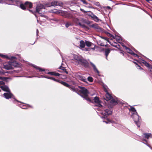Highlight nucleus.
<instances>
[{
    "instance_id": "obj_11",
    "label": "nucleus",
    "mask_w": 152,
    "mask_h": 152,
    "mask_svg": "<svg viewBox=\"0 0 152 152\" xmlns=\"http://www.w3.org/2000/svg\"><path fill=\"white\" fill-rule=\"evenodd\" d=\"M94 102L96 103V104H97L96 106L99 107L98 109H100L102 107V105L100 104V101L99 99L97 96H96L94 99Z\"/></svg>"
},
{
    "instance_id": "obj_39",
    "label": "nucleus",
    "mask_w": 152,
    "mask_h": 152,
    "mask_svg": "<svg viewBox=\"0 0 152 152\" xmlns=\"http://www.w3.org/2000/svg\"><path fill=\"white\" fill-rule=\"evenodd\" d=\"M71 23H70L67 22L65 24V26L66 28L70 26L71 25Z\"/></svg>"
},
{
    "instance_id": "obj_13",
    "label": "nucleus",
    "mask_w": 152,
    "mask_h": 152,
    "mask_svg": "<svg viewBox=\"0 0 152 152\" xmlns=\"http://www.w3.org/2000/svg\"><path fill=\"white\" fill-rule=\"evenodd\" d=\"M82 58L78 56L77 55H75L74 56V58L75 61V64L76 65H78V63L80 60Z\"/></svg>"
},
{
    "instance_id": "obj_30",
    "label": "nucleus",
    "mask_w": 152,
    "mask_h": 152,
    "mask_svg": "<svg viewBox=\"0 0 152 152\" xmlns=\"http://www.w3.org/2000/svg\"><path fill=\"white\" fill-rule=\"evenodd\" d=\"M85 42L83 40H81L80 42V47L81 48H84L85 46Z\"/></svg>"
},
{
    "instance_id": "obj_34",
    "label": "nucleus",
    "mask_w": 152,
    "mask_h": 152,
    "mask_svg": "<svg viewBox=\"0 0 152 152\" xmlns=\"http://www.w3.org/2000/svg\"><path fill=\"white\" fill-rule=\"evenodd\" d=\"M92 3L94 4L95 5H96L98 7H100L101 6L100 4L98 2H95L94 1L92 2Z\"/></svg>"
},
{
    "instance_id": "obj_10",
    "label": "nucleus",
    "mask_w": 152,
    "mask_h": 152,
    "mask_svg": "<svg viewBox=\"0 0 152 152\" xmlns=\"http://www.w3.org/2000/svg\"><path fill=\"white\" fill-rule=\"evenodd\" d=\"M80 64L86 68H88L89 67V63L87 61L82 58L80 60L78 63V64Z\"/></svg>"
},
{
    "instance_id": "obj_31",
    "label": "nucleus",
    "mask_w": 152,
    "mask_h": 152,
    "mask_svg": "<svg viewBox=\"0 0 152 152\" xmlns=\"http://www.w3.org/2000/svg\"><path fill=\"white\" fill-rule=\"evenodd\" d=\"M85 43L87 47H90L92 43L90 42L85 41Z\"/></svg>"
},
{
    "instance_id": "obj_21",
    "label": "nucleus",
    "mask_w": 152,
    "mask_h": 152,
    "mask_svg": "<svg viewBox=\"0 0 152 152\" xmlns=\"http://www.w3.org/2000/svg\"><path fill=\"white\" fill-rule=\"evenodd\" d=\"M90 63L91 64V65L92 66L94 72H95L96 73L99 75V72L98 70V69H97L95 65L92 62H90Z\"/></svg>"
},
{
    "instance_id": "obj_35",
    "label": "nucleus",
    "mask_w": 152,
    "mask_h": 152,
    "mask_svg": "<svg viewBox=\"0 0 152 152\" xmlns=\"http://www.w3.org/2000/svg\"><path fill=\"white\" fill-rule=\"evenodd\" d=\"M103 122H105L106 124H108L110 123H115V122L113 121H110L108 119H107V121H103Z\"/></svg>"
},
{
    "instance_id": "obj_55",
    "label": "nucleus",
    "mask_w": 152,
    "mask_h": 152,
    "mask_svg": "<svg viewBox=\"0 0 152 152\" xmlns=\"http://www.w3.org/2000/svg\"><path fill=\"white\" fill-rule=\"evenodd\" d=\"M100 45V46H105L104 45H103V44H102V43Z\"/></svg>"
},
{
    "instance_id": "obj_38",
    "label": "nucleus",
    "mask_w": 152,
    "mask_h": 152,
    "mask_svg": "<svg viewBox=\"0 0 152 152\" xmlns=\"http://www.w3.org/2000/svg\"><path fill=\"white\" fill-rule=\"evenodd\" d=\"M51 20L53 21H55L56 22H58L60 21L58 19H57L56 18H52L51 19Z\"/></svg>"
},
{
    "instance_id": "obj_1",
    "label": "nucleus",
    "mask_w": 152,
    "mask_h": 152,
    "mask_svg": "<svg viewBox=\"0 0 152 152\" xmlns=\"http://www.w3.org/2000/svg\"><path fill=\"white\" fill-rule=\"evenodd\" d=\"M73 20L75 23V26H79L84 28H87V27L84 25L85 24L88 25L91 23L90 21L83 18H74L73 19Z\"/></svg>"
},
{
    "instance_id": "obj_62",
    "label": "nucleus",
    "mask_w": 152,
    "mask_h": 152,
    "mask_svg": "<svg viewBox=\"0 0 152 152\" xmlns=\"http://www.w3.org/2000/svg\"><path fill=\"white\" fill-rule=\"evenodd\" d=\"M35 42L34 43H33V44H32L33 45V44H34V43H35Z\"/></svg>"
},
{
    "instance_id": "obj_29",
    "label": "nucleus",
    "mask_w": 152,
    "mask_h": 152,
    "mask_svg": "<svg viewBox=\"0 0 152 152\" xmlns=\"http://www.w3.org/2000/svg\"><path fill=\"white\" fill-rule=\"evenodd\" d=\"M110 50L109 48H107L105 50V55L106 56V59H107V56L110 53Z\"/></svg>"
},
{
    "instance_id": "obj_36",
    "label": "nucleus",
    "mask_w": 152,
    "mask_h": 152,
    "mask_svg": "<svg viewBox=\"0 0 152 152\" xmlns=\"http://www.w3.org/2000/svg\"><path fill=\"white\" fill-rule=\"evenodd\" d=\"M142 140L145 141L146 142V143H145L144 142H143V143H144L147 146H148V147H149L151 149H152L151 147L149 145V144H148V143H147V141L146 140H145V139H143V140Z\"/></svg>"
},
{
    "instance_id": "obj_61",
    "label": "nucleus",
    "mask_w": 152,
    "mask_h": 152,
    "mask_svg": "<svg viewBox=\"0 0 152 152\" xmlns=\"http://www.w3.org/2000/svg\"><path fill=\"white\" fill-rule=\"evenodd\" d=\"M44 76H43V75H41L40 77H44Z\"/></svg>"
},
{
    "instance_id": "obj_49",
    "label": "nucleus",
    "mask_w": 152,
    "mask_h": 152,
    "mask_svg": "<svg viewBox=\"0 0 152 152\" xmlns=\"http://www.w3.org/2000/svg\"><path fill=\"white\" fill-rule=\"evenodd\" d=\"M132 49L135 52L137 53H139V52L138 51H137L134 48H132Z\"/></svg>"
},
{
    "instance_id": "obj_57",
    "label": "nucleus",
    "mask_w": 152,
    "mask_h": 152,
    "mask_svg": "<svg viewBox=\"0 0 152 152\" xmlns=\"http://www.w3.org/2000/svg\"><path fill=\"white\" fill-rule=\"evenodd\" d=\"M107 7L108 9H110V7H109V6H108V7Z\"/></svg>"
},
{
    "instance_id": "obj_56",
    "label": "nucleus",
    "mask_w": 152,
    "mask_h": 152,
    "mask_svg": "<svg viewBox=\"0 0 152 152\" xmlns=\"http://www.w3.org/2000/svg\"><path fill=\"white\" fill-rule=\"evenodd\" d=\"M38 30L37 29V35L38 34Z\"/></svg>"
},
{
    "instance_id": "obj_14",
    "label": "nucleus",
    "mask_w": 152,
    "mask_h": 152,
    "mask_svg": "<svg viewBox=\"0 0 152 152\" xmlns=\"http://www.w3.org/2000/svg\"><path fill=\"white\" fill-rule=\"evenodd\" d=\"M51 5L52 6H62L63 3L61 2H58L56 1H53L51 2Z\"/></svg>"
},
{
    "instance_id": "obj_41",
    "label": "nucleus",
    "mask_w": 152,
    "mask_h": 152,
    "mask_svg": "<svg viewBox=\"0 0 152 152\" xmlns=\"http://www.w3.org/2000/svg\"><path fill=\"white\" fill-rule=\"evenodd\" d=\"M100 37L102 39H103L106 41H107L108 42V40H109V39L108 38H107V37H102V36H101Z\"/></svg>"
},
{
    "instance_id": "obj_58",
    "label": "nucleus",
    "mask_w": 152,
    "mask_h": 152,
    "mask_svg": "<svg viewBox=\"0 0 152 152\" xmlns=\"http://www.w3.org/2000/svg\"><path fill=\"white\" fill-rule=\"evenodd\" d=\"M0 79H2V77L0 76Z\"/></svg>"
},
{
    "instance_id": "obj_2",
    "label": "nucleus",
    "mask_w": 152,
    "mask_h": 152,
    "mask_svg": "<svg viewBox=\"0 0 152 152\" xmlns=\"http://www.w3.org/2000/svg\"><path fill=\"white\" fill-rule=\"evenodd\" d=\"M13 1H14L13 3L11 2V3L13 4V5L18 6V4H20V8L24 10H27L26 7H28L29 8H31L32 7V4L28 1L26 2L25 4H23L21 3V2L20 1L18 0H13Z\"/></svg>"
},
{
    "instance_id": "obj_28",
    "label": "nucleus",
    "mask_w": 152,
    "mask_h": 152,
    "mask_svg": "<svg viewBox=\"0 0 152 152\" xmlns=\"http://www.w3.org/2000/svg\"><path fill=\"white\" fill-rule=\"evenodd\" d=\"M80 96H81V97H82L83 98H84L88 102H92L91 99L89 98L88 97V95L86 96H83V95L80 94Z\"/></svg>"
},
{
    "instance_id": "obj_17",
    "label": "nucleus",
    "mask_w": 152,
    "mask_h": 152,
    "mask_svg": "<svg viewBox=\"0 0 152 152\" xmlns=\"http://www.w3.org/2000/svg\"><path fill=\"white\" fill-rule=\"evenodd\" d=\"M137 61L140 63H143L145 64V66L148 68L151 65H150L145 60L142 59H139Z\"/></svg>"
},
{
    "instance_id": "obj_9",
    "label": "nucleus",
    "mask_w": 152,
    "mask_h": 152,
    "mask_svg": "<svg viewBox=\"0 0 152 152\" xmlns=\"http://www.w3.org/2000/svg\"><path fill=\"white\" fill-rule=\"evenodd\" d=\"M13 66H14V63L9 61L7 63H4V68L7 70L13 68Z\"/></svg>"
},
{
    "instance_id": "obj_27",
    "label": "nucleus",
    "mask_w": 152,
    "mask_h": 152,
    "mask_svg": "<svg viewBox=\"0 0 152 152\" xmlns=\"http://www.w3.org/2000/svg\"><path fill=\"white\" fill-rule=\"evenodd\" d=\"M32 65L36 69L39 70L40 72L44 71H45L44 69H42L35 65L32 64Z\"/></svg>"
},
{
    "instance_id": "obj_15",
    "label": "nucleus",
    "mask_w": 152,
    "mask_h": 152,
    "mask_svg": "<svg viewBox=\"0 0 152 152\" xmlns=\"http://www.w3.org/2000/svg\"><path fill=\"white\" fill-rule=\"evenodd\" d=\"M104 111V117H102V118H105V116L110 115L112 113V111L109 109H105Z\"/></svg>"
},
{
    "instance_id": "obj_23",
    "label": "nucleus",
    "mask_w": 152,
    "mask_h": 152,
    "mask_svg": "<svg viewBox=\"0 0 152 152\" xmlns=\"http://www.w3.org/2000/svg\"><path fill=\"white\" fill-rule=\"evenodd\" d=\"M91 18L96 22H98L100 20V19L94 13H92V15L91 16Z\"/></svg>"
},
{
    "instance_id": "obj_44",
    "label": "nucleus",
    "mask_w": 152,
    "mask_h": 152,
    "mask_svg": "<svg viewBox=\"0 0 152 152\" xmlns=\"http://www.w3.org/2000/svg\"><path fill=\"white\" fill-rule=\"evenodd\" d=\"M132 55L134 57H137V58L139 57V56L137 54H135L134 53Z\"/></svg>"
},
{
    "instance_id": "obj_43",
    "label": "nucleus",
    "mask_w": 152,
    "mask_h": 152,
    "mask_svg": "<svg viewBox=\"0 0 152 152\" xmlns=\"http://www.w3.org/2000/svg\"><path fill=\"white\" fill-rule=\"evenodd\" d=\"M80 10L83 12L84 13H86L88 12V11H86L84 9L82 8L80 9Z\"/></svg>"
},
{
    "instance_id": "obj_48",
    "label": "nucleus",
    "mask_w": 152,
    "mask_h": 152,
    "mask_svg": "<svg viewBox=\"0 0 152 152\" xmlns=\"http://www.w3.org/2000/svg\"><path fill=\"white\" fill-rule=\"evenodd\" d=\"M82 2L83 4H88V3L86 2V1L85 0H82Z\"/></svg>"
},
{
    "instance_id": "obj_24",
    "label": "nucleus",
    "mask_w": 152,
    "mask_h": 152,
    "mask_svg": "<svg viewBox=\"0 0 152 152\" xmlns=\"http://www.w3.org/2000/svg\"><path fill=\"white\" fill-rule=\"evenodd\" d=\"M89 27L94 28L95 29H100L101 28L97 24H93L89 25Z\"/></svg>"
},
{
    "instance_id": "obj_7",
    "label": "nucleus",
    "mask_w": 152,
    "mask_h": 152,
    "mask_svg": "<svg viewBox=\"0 0 152 152\" xmlns=\"http://www.w3.org/2000/svg\"><path fill=\"white\" fill-rule=\"evenodd\" d=\"M36 12L39 14H42L45 11L44 6L42 4H38L36 7Z\"/></svg>"
},
{
    "instance_id": "obj_45",
    "label": "nucleus",
    "mask_w": 152,
    "mask_h": 152,
    "mask_svg": "<svg viewBox=\"0 0 152 152\" xmlns=\"http://www.w3.org/2000/svg\"><path fill=\"white\" fill-rule=\"evenodd\" d=\"M150 72H152V66L151 65L148 68Z\"/></svg>"
},
{
    "instance_id": "obj_63",
    "label": "nucleus",
    "mask_w": 152,
    "mask_h": 152,
    "mask_svg": "<svg viewBox=\"0 0 152 152\" xmlns=\"http://www.w3.org/2000/svg\"><path fill=\"white\" fill-rule=\"evenodd\" d=\"M1 91V89H0V92Z\"/></svg>"
},
{
    "instance_id": "obj_51",
    "label": "nucleus",
    "mask_w": 152,
    "mask_h": 152,
    "mask_svg": "<svg viewBox=\"0 0 152 152\" xmlns=\"http://www.w3.org/2000/svg\"><path fill=\"white\" fill-rule=\"evenodd\" d=\"M44 77L49 79V77L44 76V77Z\"/></svg>"
},
{
    "instance_id": "obj_4",
    "label": "nucleus",
    "mask_w": 152,
    "mask_h": 152,
    "mask_svg": "<svg viewBox=\"0 0 152 152\" xmlns=\"http://www.w3.org/2000/svg\"><path fill=\"white\" fill-rule=\"evenodd\" d=\"M49 79L58 82V83H60L64 86L68 88H70L71 90H72L73 91H75L76 92L77 91V90L75 89L74 87H70V85L68 84L67 83H66L62 81H60V80H57L55 79V78H53L52 77H49Z\"/></svg>"
},
{
    "instance_id": "obj_19",
    "label": "nucleus",
    "mask_w": 152,
    "mask_h": 152,
    "mask_svg": "<svg viewBox=\"0 0 152 152\" xmlns=\"http://www.w3.org/2000/svg\"><path fill=\"white\" fill-rule=\"evenodd\" d=\"M122 45L123 47L125 48L127 53H130V54L132 55H133L134 53L129 48L126 47V46L124 45H123V44H122Z\"/></svg>"
},
{
    "instance_id": "obj_26",
    "label": "nucleus",
    "mask_w": 152,
    "mask_h": 152,
    "mask_svg": "<svg viewBox=\"0 0 152 152\" xmlns=\"http://www.w3.org/2000/svg\"><path fill=\"white\" fill-rule=\"evenodd\" d=\"M110 34L111 35V37H112L114 39H116L117 40H122V38L120 37L116 36V35H115V36H114L113 35H112Z\"/></svg>"
},
{
    "instance_id": "obj_18",
    "label": "nucleus",
    "mask_w": 152,
    "mask_h": 152,
    "mask_svg": "<svg viewBox=\"0 0 152 152\" xmlns=\"http://www.w3.org/2000/svg\"><path fill=\"white\" fill-rule=\"evenodd\" d=\"M0 56L2 58H6L7 59H10L11 60L13 59H16V58L15 56L8 57L7 55H5L1 54H0Z\"/></svg>"
},
{
    "instance_id": "obj_12",
    "label": "nucleus",
    "mask_w": 152,
    "mask_h": 152,
    "mask_svg": "<svg viewBox=\"0 0 152 152\" xmlns=\"http://www.w3.org/2000/svg\"><path fill=\"white\" fill-rule=\"evenodd\" d=\"M13 0H0V3H5L6 4L12 5V3H13Z\"/></svg>"
},
{
    "instance_id": "obj_6",
    "label": "nucleus",
    "mask_w": 152,
    "mask_h": 152,
    "mask_svg": "<svg viewBox=\"0 0 152 152\" xmlns=\"http://www.w3.org/2000/svg\"><path fill=\"white\" fill-rule=\"evenodd\" d=\"M132 117L137 126L139 127L140 126V122L141 121V118L137 113H132Z\"/></svg>"
},
{
    "instance_id": "obj_60",
    "label": "nucleus",
    "mask_w": 152,
    "mask_h": 152,
    "mask_svg": "<svg viewBox=\"0 0 152 152\" xmlns=\"http://www.w3.org/2000/svg\"><path fill=\"white\" fill-rule=\"evenodd\" d=\"M101 113L102 114V115H104V113Z\"/></svg>"
},
{
    "instance_id": "obj_22",
    "label": "nucleus",
    "mask_w": 152,
    "mask_h": 152,
    "mask_svg": "<svg viewBox=\"0 0 152 152\" xmlns=\"http://www.w3.org/2000/svg\"><path fill=\"white\" fill-rule=\"evenodd\" d=\"M77 78L78 79L80 80L85 83H87V79L84 76L79 75L77 77Z\"/></svg>"
},
{
    "instance_id": "obj_52",
    "label": "nucleus",
    "mask_w": 152,
    "mask_h": 152,
    "mask_svg": "<svg viewBox=\"0 0 152 152\" xmlns=\"http://www.w3.org/2000/svg\"><path fill=\"white\" fill-rule=\"evenodd\" d=\"M63 12H64V14H63V15H62V16H64V15H65V14H66V13H67V12H64V11H63Z\"/></svg>"
},
{
    "instance_id": "obj_16",
    "label": "nucleus",
    "mask_w": 152,
    "mask_h": 152,
    "mask_svg": "<svg viewBox=\"0 0 152 152\" xmlns=\"http://www.w3.org/2000/svg\"><path fill=\"white\" fill-rule=\"evenodd\" d=\"M1 88L2 90L6 92H9L10 91L8 87L6 85H4L3 86H1Z\"/></svg>"
},
{
    "instance_id": "obj_20",
    "label": "nucleus",
    "mask_w": 152,
    "mask_h": 152,
    "mask_svg": "<svg viewBox=\"0 0 152 152\" xmlns=\"http://www.w3.org/2000/svg\"><path fill=\"white\" fill-rule=\"evenodd\" d=\"M142 136L145 138L148 139L149 138L152 137V134L151 133H145L143 134Z\"/></svg>"
},
{
    "instance_id": "obj_50",
    "label": "nucleus",
    "mask_w": 152,
    "mask_h": 152,
    "mask_svg": "<svg viewBox=\"0 0 152 152\" xmlns=\"http://www.w3.org/2000/svg\"><path fill=\"white\" fill-rule=\"evenodd\" d=\"M89 8H93V9H97V8H94V7H91V6H90V7H88Z\"/></svg>"
},
{
    "instance_id": "obj_54",
    "label": "nucleus",
    "mask_w": 152,
    "mask_h": 152,
    "mask_svg": "<svg viewBox=\"0 0 152 152\" xmlns=\"http://www.w3.org/2000/svg\"><path fill=\"white\" fill-rule=\"evenodd\" d=\"M29 10V11L30 12L32 13H33V12L32 11V10Z\"/></svg>"
},
{
    "instance_id": "obj_64",
    "label": "nucleus",
    "mask_w": 152,
    "mask_h": 152,
    "mask_svg": "<svg viewBox=\"0 0 152 152\" xmlns=\"http://www.w3.org/2000/svg\"><path fill=\"white\" fill-rule=\"evenodd\" d=\"M1 86H0V88H1Z\"/></svg>"
},
{
    "instance_id": "obj_46",
    "label": "nucleus",
    "mask_w": 152,
    "mask_h": 152,
    "mask_svg": "<svg viewBox=\"0 0 152 152\" xmlns=\"http://www.w3.org/2000/svg\"><path fill=\"white\" fill-rule=\"evenodd\" d=\"M134 62L135 64H137V65H138V67H139V68H138V69H142V68H141V67L140 66L138 65L137 64V63H136V62Z\"/></svg>"
},
{
    "instance_id": "obj_8",
    "label": "nucleus",
    "mask_w": 152,
    "mask_h": 152,
    "mask_svg": "<svg viewBox=\"0 0 152 152\" xmlns=\"http://www.w3.org/2000/svg\"><path fill=\"white\" fill-rule=\"evenodd\" d=\"M4 96L5 98L7 99H8L10 98H13L14 99V96L12 94L11 92L10 91L9 92H7V93H5L4 94ZM14 101H15V103L16 102H19L20 103L21 102H18V100H15L14 99Z\"/></svg>"
},
{
    "instance_id": "obj_53",
    "label": "nucleus",
    "mask_w": 152,
    "mask_h": 152,
    "mask_svg": "<svg viewBox=\"0 0 152 152\" xmlns=\"http://www.w3.org/2000/svg\"><path fill=\"white\" fill-rule=\"evenodd\" d=\"M145 0L146 1L148 2H149V3H151L150 1H152V0Z\"/></svg>"
},
{
    "instance_id": "obj_40",
    "label": "nucleus",
    "mask_w": 152,
    "mask_h": 152,
    "mask_svg": "<svg viewBox=\"0 0 152 152\" xmlns=\"http://www.w3.org/2000/svg\"><path fill=\"white\" fill-rule=\"evenodd\" d=\"M18 105H20V107L22 108V109H27V107L25 105H22V104H18Z\"/></svg>"
},
{
    "instance_id": "obj_37",
    "label": "nucleus",
    "mask_w": 152,
    "mask_h": 152,
    "mask_svg": "<svg viewBox=\"0 0 152 152\" xmlns=\"http://www.w3.org/2000/svg\"><path fill=\"white\" fill-rule=\"evenodd\" d=\"M88 80L90 82H92L93 81V79L91 77H88L87 78V80Z\"/></svg>"
},
{
    "instance_id": "obj_25",
    "label": "nucleus",
    "mask_w": 152,
    "mask_h": 152,
    "mask_svg": "<svg viewBox=\"0 0 152 152\" xmlns=\"http://www.w3.org/2000/svg\"><path fill=\"white\" fill-rule=\"evenodd\" d=\"M48 74L51 75H54L56 76H59L60 74L59 73H56L53 72H48Z\"/></svg>"
},
{
    "instance_id": "obj_33",
    "label": "nucleus",
    "mask_w": 152,
    "mask_h": 152,
    "mask_svg": "<svg viewBox=\"0 0 152 152\" xmlns=\"http://www.w3.org/2000/svg\"><path fill=\"white\" fill-rule=\"evenodd\" d=\"M130 111H132L133 112V113H137V112L136 111V110L135 109L134 107H131L130 109H129Z\"/></svg>"
},
{
    "instance_id": "obj_42",
    "label": "nucleus",
    "mask_w": 152,
    "mask_h": 152,
    "mask_svg": "<svg viewBox=\"0 0 152 152\" xmlns=\"http://www.w3.org/2000/svg\"><path fill=\"white\" fill-rule=\"evenodd\" d=\"M88 11V12H89L90 13H88L87 14V15L91 17V16L92 15V13H93V12H91V11Z\"/></svg>"
},
{
    "instance_id": "obj_32",
    "label": "nucleus",
    "mask_w": 152,
    "mask_h": 152,
    "mask_svg": "<svg viewBox=\"0 0 152 152\" xmlns=\"http://www.w3.org/2000/svg\"><path fill=\"white\" fill-rule=\"evenodd\" d=\"M59 69H60L61 70H62L63 71L65 72L66 74H67L68 73V72L66 71V69L65 68V67L61 66L59 68Z\"/></svg>"
},
{
    "instance_id": "obj_47",
    "label": "nucleus",
    "mask_w": 152,
    "mask_h": 152,
    "mask_svg": "<svg viewBox=\"0 0 152 152\" xmlns=\"http://www.w3.org/2000/svg\"><path fill=\"white\" fill-rule=\"evenodd\" d=\"M5 84L4 82L3 81H0V84L4 85Z\"/></svg>"
},
{
    "instance_id": "obj_59",
    "label": "nucleus",
    "mask_w": 152,
    "mask_h": 152,
    "mask_svg": "<svg viewBox=\"0 0 152 152\" xmlns=\"http://www.w3.org/2000/svg\"><path fill=\"white\" fill-rule=\"evenodd\" d=\"M121 53H122V54H123V55H124V53H122V52H121Z\"/></svg>"
},
{
    "instance_id": "obj_5",
    "label": "nucleus",
    "mask_w": 152,
    "mask_h": 152,
    "mask_svg": "<svg viewBox=\"0 0 152 152\" xmlns=\"http://www.w3.org/2000/svg\"><path fill=\"white\" fill-rule=\"evenodd\" d=\"M70 87H74L75 89L77 90V91L76 92L78 94H79L78 93V91L80 92H81L82 94H83L84 96H86L88 95V94H89V92L87 90V89H86L85 88L80 86H78V88H79L80 90H79L78 89L75 88V87L73 86H71L70 85ZM74 92H75V91H73Z\"/></svg>"
},
{
    "instance_id": "obj_3",
    "label": "nucleus",
    "mask_w": 152,
    "mask_h": 152,
    "mask_svg": "<svg viewBox=\"0 0 152 152\" xmlns=\"http://www.w3.org/2000/svg\"><path fill=\"white\" fill-rule=\"evenodd\" d=\"M104 90L106 92L105 97L104 98V99L105 100L109 101L111 99L110 103L111 104L114 105H116L119 103V101L118 99L117 98H116V99L113 98L111 95L109 93L107 89L106 88H104Z\"/></svg>"
}]
</instances>
